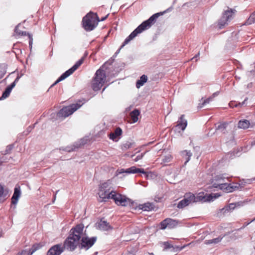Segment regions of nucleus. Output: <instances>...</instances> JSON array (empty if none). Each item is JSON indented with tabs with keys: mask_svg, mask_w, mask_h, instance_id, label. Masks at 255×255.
<instances>
[{
	"mask_svg": "<svg viewBox=\"0 0 255 255\" xmlns=\"http://www.w3.org/2000/svg\"><path fill=\"white\" fill-rule=\"evenodd\" d=\"M166 10L163 12L156 13L150 16L147 20L142 22L137 28H136L128 36L121 46L120 48L115 53V56L119 53L121 49L126 45L128 44L131 40L135 37L138 34L141 33L143 31L149 28L153 24L155 23L157 18L166 12Z\"/></svg>",
	"mask_w": 255,
	"mask_h": 255,
	"instance_id": "nucleus-1",
	"label": "nucleus"
},
{
	"mask_svg": "<svg viewBox=\"0 0 255 255\" xmlns=\"http://www.w3.org/2000/svg\"><path fill=\"white\" fill-rule=\"evenodd\" d=\"M112 73V61H108L98 69L95 75L92 82V88L96 91L99 90L106 80L107 77L111 75Z\"/></svg>",
	"mask_w": 255,
	"mask_h": 255,
	"instance_id": "nucleus-2",
	"label": "nucleus"
},
{
	"mask_svg": "<svg viewBox=\"0 0 255 255\" xmlns=\"http://www.w3.org/2000/svg\"><path fill=\"white\" fill-rule=\"evenodd\" d=\"M141 173L143 174L146 179L152 178L155 175L152 172L146 171L143 168H139L135 166H131L127 169H118L115 173V176H119V178H122L125 176L126 174Z\"/></svg>",
	"mask_w": 255,
	"mask_h": 255,
	"instance_id": "nucleus-3",
	"label": "nucleus"
},
{
	"mask_svg": "<svg viewBox=\"0 0 255 255\" xmlns=\"http://www.w3.org/2000/svg\"><path fill=\"white\" fill-rule=\"evenodd\" d=\"M112 181L108 180L99 186L98 200L99 202H106L112 194Z\"/></svg>",
	"mask_w": 255,
	"mask_h": 255,
	"instance_id": "nucleus-4",
	"label": "nucleus"
},
{
	"mask_svg": "<svg viewBox=\"0 0 255 255\" xmlns=\"http://www.w3.org/2000/svg\"><path fill=\"white\" fill-rule=\"evenodd\" d=\"M99 21L97 13L90 12L83 17V26L86 31H91L97 26Z\"/></svg>",
	"mask_w": 255,
	"mask_h": 255,
	"instance_id": "nucleus-5",
	"label": "nucleus"
},
{
	"mask_svg": "<svg viewBox=\"0 0 255 255\" xmlns=\"http://www.w3.org/2000/svg\"><path fill=\"white\" fill-rule=\"evenodd\" d=\"M83 104V103L80 101L79 103L65 107L57 113V117L59 118H65L72 115L75 111L80 108Z\"/></svg>",
	"mask_w": 255,
	"mask_h": 255,
	"instance_id": "nucleus-6",
	"label": "nucleus"
},
{
	"mask_svg": "<svg viewBox=\"0 0 255 255\" xmlns=\"http://www.w3.org/2000/svg\"><path fill=\"white\" fill-rule=\"evenodd\" d=\"M84 61V58H82L79 59L76 63L69 70L65 72L62 74L60 77L55 82V83L52 85V86L57 84L59 82L63 80L70 75H71L83 63Z\"/></svg>",
	"mask_w": 255,
	"mask_h": 255,
	"instance_id": "nucleus-7",
	"label": "nucleus"
},
{
	"mask_svg": "<svg viewBox=\"0 0 255 255\" xmlns=\"http://www.w3.org/2000/svg\"><path fill=\"white\" fill-rule=\"evenodd\" d=\"M113 200L118 206H130L131 203L130 199L127 198L121 194L117 193L113 190Z\"/></svg>",
	"mask_w": 255,
	"mask_h": 255,
	"instance_id": "nucleus-8",
	"label": "nucleus"
},
{
	"mask_svg": "<svg viewBox=\"0 0 255 255\" xmlns=\"http://www.w3.org/2000/svg\"><path fill=\"white\" fill-rule=\"evenodd\" d=\"M220 195L216 194H205L203 192L199 193L197 196L194 195L195 200L194 203L197 202H205L213 201L214 199L219 197Z\"/></svg>",
	"mask_w": 255,
	"mask_h": 255,
	"instance_id": "nucleus-9",
	"label": "nucleus"
},
{
	"mask_svg": "<svg viewBox=\"0 0 255 255\" xmlns=\"http://www.w3.org/2000/svg\"><path fill=\"white\" fill-rule=\"evenodd\" d=\"M90 141V139L88 136H85L84 138L80 139L79 140L75 142L71 146H67L62 150L67 152H71L75 151L79 148L82 147L85 144Z\"/></svg>",
	"mask_w": 255,
	"mask_h": 255,
	"instance_id": "nucleus-10",
	"label": "nucleus"
},
{
	"mask_svg": "<svg viewBox=\"0 0 255 255\" xmlns=\"http://www.w3.org/2000/svg\"><path fill=\"white\" fill-rule=\"evenodd\" d=\"M84 229V226L83 224H78L70 230L69 235L76 240L78 239V240L79 241L83 235Z\"/></svg>",
	"mask_w": 255,
	"mask_h": 255,
	"instance_id": "nucleus-11",
	"label": "nucleus"
},
{
	"mask_svg": "<svg viewBox=\"0 0 255 255\" xmlns=\"http://www.w3.org/2000/svg\"><path fill=\"white\" fill-rule=\"evenodd\" d=\"M194 200V195L193 194L191 193L186 194L184 199L178 203L177 207L179 209H183L190 204L193 203Z\"/></svg>",
	"mask_w": 255,
	"mask_h": 255,
	"instance_id": "nucleus-12",
	"label": "nucleus"
},
{
	"mask_svg": "<svg viewBox=\"0 0 255 255\" xmlns=\"http://www.w3.org/2000/svg\"><path fill=\"white\" fill-rule=\"evenodd\" d=\"M78 243V239L76 240L69 235L64 243L63 248L70 251H73L75 249Z\"/></svg>",
	"mask_w": 255,
	"mask_h": 255,
	"instance_id": "nucleus-13",
	"label": "nucleus"
},
{
	"mask_svg": "<svg viewBox=\"0 0 255 255\" xmlns=\"http://www.w3.org/2000/svg\"><path fill=\"white\" fill-rule=\"evenodd\" d=\"M178 224V221L171 218H166L163 220L160 223V229L164 230L166 228L169 229H173L175 228Z\"/></svg>",
	"mask_w": 255,
	"mask_h": 255,
	"instance_id": "nucleus-14",
	"label": "nucleus"
},
{
	"mask_svg": "<svg viewBox=\"0 0 255 255\" xmlns=\"http://www.w3.org/2000/svg\"><path fill=\"white\" fill-rule=\"evenodd\" d=\"M96 240L97 237H95L91 238L88 237H82L81 243V247L86 250H88L95 244Z\"/></svg>",
	"mask_w": 255,
	"mask_h": 255,
	"instance_id": "nucleus-15",
	"label": "nucleus"
},
{
	"mask_svg": "<svg viewBox=\"0 0 255 255\" xmlns=\"http://www.w3.org/2000/svg\"><path fill=\"white\" fill-rule=\"evenodd\" d=\"M64 249L61 245H56L52 247L47 252V255H60Z\"/></svg>",
	"mask_w": 255,
	"mask_h": 255,
	"instance_id": "nucleus-16",
	"label": "nucleus"
},
{
	"mask_svg": "<svg viewBox=\"0 0 255 255\" xmlns=\"http://www.w3.org/2000/svg\"><path fill=\"white\" fill-rule=\"evenodd\" d=\"M96 228L100 230L107 231L110 228V225L109 223L102 219L96 224Z\"/></svg>",
	"mask_w": 255,
	"mask_h": 255,
	"instance_id": "nucleus-17",
	"label": "nucleus"
},
{
	"mask_svg": "<svg viewBox=\"0 0 255 255\" xmlns=\"http://www.w3.org/2000/svg\"><path fill=\"white\" fill-rule=\"evenodd\" d=\"M14 32L18 35L20 36H25L27 35L28 36V38L29 39V45L30 48H32V42H33V38L31 34L27 33L26 31H21L18 30V26H16L14 29Z\"/></svg>",
	"mask_w": 255,
	"mask_h": 255,
	"instance_id": "nucleus-18",
	"label": "nucleus"
},
{
	"mask_svg": "<svg viewBox=\"0 0 255 255\" xmlns=\"http://www.w3.org/2000/svg\"><path fill=\"white\" fill-rule=\"evenodd\" d=\"M135 147V143L133 140L131 139L126 141L125 143L121 145V148L123 150H126L127 149L134 148Z\"/></svg>",
	"mask_w": 255,
	"mask_h": 255,
	"instance_id": "nucleus-19",
	"label": "nucleus"
},
{
	"mask_svg": "<svg viewBox=\"0 0 255 255\" xmlns=\"http://www.w3.org/2000/svg\"><path fill=\"white\" fill-rule=\"evenodd\" d=\"M226 179H227L228 180V177L226 176V174L217 175L214 177L213 179L212 183L213 184L214 183H223L225 181Z\"/></svg>",
	"mask_w": 255,
	"mask_h": 255,
	"instance_id": "nucleus-20",
	"label": "nucleus"
},
{
	"mask_svg": "<svg viewBox=\"0 0 255 255\" xmlns=\"http://www.w3.org/2000/svg\"><path fill=\"white\" fill-rule=\"evenodd\" d=\"M123 130L120 127H117L113 132V141L117 142L121 138Z\"/></svg>",
	"mask_w": 255,
	"mask_h": 255,
	"instance_id": "nucleus-21",
	"label": "nucleus"
},
{
	"mask_svg": "<svg viewBox=\"0 0 255 255\" xmlns=\"http://www.w3.org/2000/svg\"><path fill=\"white\" fill-rule=\"evenodd\" d=\"M20 195V189L18 188H15L13 194L11 199V203L15 205L17 204L18 199Z\"/></svg>",
	"mask_w": 255,
	"mask_h": 255,
	"instance_id": "nucleus-22",
	"label": "nucleus"
},
{
	"mask_svg": "<svg viewBox=\"0 0 255 255\" xmlns=\"http://www.w3.org/2000/svg\"><path fill=\"white\" fill-rule=\"evenodd\" d=\"M184 117V115L181 116L179 120L178 121V124L177 125V127L181 128L182 130H184L187 125V122Z\"/></svg>",
	"mask_w": 255,
	"mask_h": 255,
	"instance_id": "nucleus-23",
	"label": "nucleus"
},
{
	"mask_svg": "<svg viewBox=\"0 0 255 255\" xmlns=\"http://www.w3.org/2000/svg\"><path fill=\"white\" fill-rule=\"evenodd\" d=\"M8 191L0 184V201H3L8 196Z\"/></svg>",
	"mask_w": 255,
	"mask_h": 255,
	"instance_id": "nucleus-24",
	"label": "nucleus"
},
{
	"mask_svg": "<svg viewBox=\"0 0 255 255\" xmlns=\"http://www.w3.org/2000/svg\"><path fill=\"white\" fill-rule=\"evenodd\" d=\"M44 245V244L43 243H36L33 245L31 248L29 250L27 255H32L35 252L41 248Z\"/></svg>",
	"mask_w": 255,
	"mask_h": 255,
	"instance_id": "nucleus-25",
	"label": "nucleus"
},
{
	"mask_svg": "<svg viewBox=\"0 0 255 255\" xmlns=\"http://www.w3.org/2000/svg\"><path fill=\"white\" fill-rule=\"evenodd\" d=\"M140 114V111L137 109H134L130 113V116L132 120V123H135L137 122L138 117Z\"/></svg>",
	"mask_w": 255,
	"mask_h": 255,
	"instance_id": "nucleus-26",
	"label": "nucleus"
},
{
	"mask_svg": "<svg viewBox=\"0 0 255 255\" xmlns=\"http://www.w3.org/2000/svg\"><path fill=\"white\" fill-rule=\"evenodd\" d=\"M250 126V121L247 120H240L238 124V127L240 128L247 129Z\"/></svg>",
	"mask_w": 255,
	"mask_h": 255,
	"instance_id": "nucleus-27",
	"label": "nucleus"
},
{
	"mask_svg": "<svg viewBox=\"0 0 255 255\" xmlns=\"http://www.w3.org/2000/svg\"><path fill=\"white\" fill-rule=\"evenodd\" d=\"M147 76L145 75H142L140 77V79L138 80L136 82V87L137 88H139L142 86L147 81Z\"/></svg>",
	"mask_w": 255,
	"mask_h": 255,
	"instance_id": "nucleus-28",
	"label": "nucleus"
},
{
	"mask_svg": "<svg viewBox=\"0 0 255 255\" xmlns=\"http://www.w3.org/2000/svg\"><path fill=\"white\" fill-rule=\"evenodd\" d=\"M140 209L145 211H149L153 209L154 205L151 203H146L142 205H139Z\"/></svg>",
	"mask_w": 255,
	"mask_h": 255,
	"instance_id": "nucleus-29",
	"label": "nucleus"
},
{
	"mask_svg": "<svg viewBox=\"0 0 255 255\" xmlns=\"http://www.w3.org/2000/svg\"><path fill=\"white\" fill-rule=\"evenodd\" d=\"M14 87V84H11L10 85L7 87L5 89V91L3 93L0 99H5V98H7V97H8L12 89Z\"/></svg>",
	"mask_w": 255,
	"mask_h": 255,
	"instance_id": "nucleus-30",
	"label": "nucleus"
},
{
	"mask_svg": "<svg viewBox=\"0 0 255 255\" xmlns=\"http://www.w3.org/2000/svg\"><path fill=\"white\" fill-rule=\"evenodd\" d=\"M228 125V123L227 122H224L222 123H220L217 127H216V130H220L223 133H226L227 132V127Z\"/></svg>",
	"mask_w": 255,
	"mask_h": 255,
	"instance_id": "nucleus-31",
	"label": "nucleus"
},
{
	"mask_svg": "<svg viewBox=\"0 0 255 255\" xmlns=\"http://www.w3.org/2000/svg\"><path fill=\"white\" fill-rule=\"evenodd\" d=\"M225 236V235H224L223 236H219L217 238H215V239H211V240H206L205 241V244L206 245H209V244H218V243H219L221 241V240H222V239L223 238V237Z\"/></svg>",
	"mask_w": 255,
	"mask_h": 255,
	"instance_id": "nucleus-32",
	"label": "nucleus"
},
{
	"mask_svg": "<svg viewBox=\"0 0 255 255\" xmlns=\"http://www.w3.org/2000/svg\"><path fill=\"white\" fill-rule=\"evenodd\" d=\"M212 186L214 188H219L221 190H223L226 192L227 186H228V184L227 183H225V182H223V183H214L213 184Z\"/></svg>",
	"mask_w": 255,
	"mask_h": 255,
	"instance_id": "nucleus-33",
	"label": "nucleus"
},
{
	"mask_svg": "<svg viewBox=\"0 0 255 255\" xmlns=\"http://www.w3.org/2000/svg\"><path fill=\"white\" fill-rule=\"evenodd\" d=\"M248 98H246L244 101L242 103H238V104H235V102L231 101L229 103V105L231 108L240 107H241L242 106L246 104V102L247 101Z\"/></svg>",
	"mask_w": 255,
	"mask_h": 255,
	"instance_id": "nucleus-34",
	"label": "nucleus"
},
{
	"mask_svg": "<svg viewBox=\"0 0 255 255\" xmlns=\"http://www.w3.org/2000/svg\"><path fill=\"white\" fill-rule=\"evenodd\" d=\"M228 20L225 17L222 16L221 18L219 20L218 25L219 29H222L227 23Z\"/></svg>",
	"mask_w": 255,
	"mask_h": 255,
	"instance_id": "nucleus-35",
	"label": "nucleus"
},
{
	"mask_svg": "<svg viewBox=\"0 0 255 255\" xmlns=\"http://www.w3.org/2000/svg\"><path fill=\"white\" fill-rule=\"evenodd\" d=\"M255 21V11L253 12L250 16L249 18L247 20L244 25H250Z\"/></svg>",
	"mask_w": 255,
	"mask_h": 255,
	"instance_id": "nucleus-36",
	"label": "nucleus"
},
{
	"mask_svg": "<svg viewBox=\"0 0 255 255\" xmlns=\"http://www.w3.org/2000/svg\"><path fill=\"white\" fill-rule=\"evenodd\" d=\"M7 65L5 64L0 65V79L2 78L6 72Z\"/></svg>",
	"mask_w": 255,
	"mask_h": 255,
	"instance_id": "nucleus-37",
	"label": "nucleus"
},
{
	"mask_svg": "<svg viewBox=\"0 0 255 255\" xmlns=\"http://www.w3.org/2000/svg\"><path fill=\"white\" fill-rule=\"evenodd\" d=\"M219 92H216L213 93L211 96H210V97H209L208 98L206 99L204 101L203 103H202V106H201V107H202L203 105L209 103L210 102L212 101L215 97L219 95Z\"/></svg>",
	"mask_w": 255,
	"mask_h": 255,
	"instance_id": "nucleus-38",
	"label": "nucleus"
},
{
	"mask_svg": "<svg viewBox=\"0 0 255 255\" xmlns=\"http://www.w3.org/2000/svg\"><path fill=\"white\" fill-rule=\"evenodd\" d=\"M244 228V227L234 231V233L232 234V235L231 236V238L233 240H236L239 238H241L242 236L241 235H239V232H240V230ZM233 232H234V231H233Z\"/></svg>",
	"mask_w": 255,
	"mask_h": 255,
	"instance_id": "nucleus-39",
	"label": "nucleus"
},
{
	"mask_svg": "<svg viewBox=\"0 0 255 255\" xmlns=\"http://www.w3.org/2000/svg\"><path fill=\"white\" fill-rule=\"evenodd\" d=\"M182 157L185 159H189L192 155V153L190 151L184 150L181 152Z\"/></svg>",
	"mask_w": 255,
	"mask_h": 255,
	"instance_id": "nucleus-40",
	"label": "nucleus"
},
{
	"mask_svg": "<svg viewBox=\"0 0 255 255\" xmlns=\"http://www.w3.org/2000/svg\"><path fill=\"white\" fill-rule=\"evenodd\" d=\"M233 12V10L232 9H230V10H225L223 14V16L225 17L228 20L232 16V14Z\"/></svg>",
	"mask_w": 255,
	"mask_h": 255,
	"instance_id": "nucleus-41",
	"label": "nucleus"
},
{
	"mask_svg": "<svg viewBox=\"0 0 255 255\" xmlns=\"http://www.w3.org/2000/svg\"><path fill=\"white\" fill-rule=\"evenodd\" d=\"M163 245L164 246L163 249L164 251L173 248V246L172 245H171L168 242H163Z\"/></svg>",
	"mask_w": 255,
	"mask_h": 255,
	"instance_id": "nucleus-42",
	"label": "nucleus"
},
{
	"mask_svg": "<svg viewBox=\"0 0 255 255\" xmlns=\"http://www.w3.org/2000/svg\"><path fill=\"white\" fill-rule=\"evenodd\" d=\"M234 191V188H233V185L231 184H228V186H227L226 192H232Z\"/></svg>",
	"mask_w": 255,
	"mask_h": 255,
	"instance_id": "nucleus-43",
	"label": "nucleus"
},
{
	"mask_svg": "<svg viewBox=\"0 0 255 255\" xmlns=\"http://www.w3.org/2000/svg\"><path fill=\"white\" fill-rule=\"evenodd\" d=\"M13 146L11 144L7 146L5 150L6 153H9V152L13 148Z\"/></svg>",
	"mask_w": 255,
	"mask_h": 255,
	"instance_id": "nucleus-44",
	"label": "nucleus"
},
{
	"mask_svg": "<svg viewBox=\"0 0 255 255\" xmlns=\"http://www.w3.org/2000/svg\"><path fill=\"white\" fill-rule=\"evenodd\" d=\"M234 205L233 204H231L230 207H225V208H222L221 210V212H223V213H225L227 211H229V209H230L231 207V206H233Z\"/></svg>",
	"mask_w": 255,
	"mask_h": 255,
	"instance_id": "nucleus-45",
	"label": "nucleus"
},
{
	"mask_svg": "<svg viewBox=\"0 0 255 255\" xmlns=\"http://www.w3.org/2000/svg\"><path fill=\"white\" fill-rule=\"evenodd\" d=\"M22 75H20V76H17V77L16 78V79H15V80L14 81V82L13 83H12L11 84H14V86H15L16 85V83L19 81V79L20 78V77H21Z\"/></svg>",
	"mask_w": 255,
	"mask_h": 255,
	"instance_id": "nucleus-46",
	"label": "nucleus"
},
{
	"mask_svg": "<svg viewBox=\"0 0 255 255\" xmlns=\"http://www.w3.org/2000/svg\"><path fill=\"white\" fill-rule=\"evenodd\" d=\"M143 155V153H141L140 156H139V155H137V156L136 157V158H135V159H137V160L140 159L142 157Z\"/></svg>",
	"mask_w": 255,
	"mask_h": 255,
	"instance_id": "nucleus-47",
	"label": "nucleus"
},
{
	"mask_svg": "<svg viewBox=\"0 0 255 255\" xmlns=\"http://www.w3.org/2000/svg\"><path fill=\"white\" fill-rule=\"evenodd\" d=\"M251 145H255V138L254 139L253 141H251Z\"/></svg>",
	"mask_w": 255,
	"mask_h": 255,
	"instance_id": "nucleus-48",
	"label": "nucleus"
},
{
	"mask_svg": "<svg viewBox=\"0 0 255 255\" xmlns=\"http://www.w3.org/2000/svg\"><path fill=\"white\" fill-rule=\"evenodd\" d=\"M199 54H200V53H198L197 54H196V55H195V56L192 58V59H196L197 57H199Z\"/></svg>",
	"mask_w": 255,
	"mask_h": 255,
	"instance_id": "nucleus-49",
	"label": "nucleus"
},
{
	"mask_svg": "<svg viewBox=\"0 0 255 255\" xmlns=\"http://www.w3.org/2000/svg\"><path fill=\"white\" fill-rule=\"evenodd\" d=\"M108 136L110 139H112V132L108 134Z\"/></svg>",
	"mask_w": 255,
	"mask_h": 255,
	"instance_id": "nucleus-50",
	"label": "nucleus"
},
{
	"mask_svg": "<svg viewBox=\"0 0 255 255\" xmlns=\"http://www.w3.org/2000/svg\"><path fill=\"white\" fill-rule=\"evenodd\" d=\"M108 15H107V16H106L105 17H102V18H101V20H100V21H103V20H104L107 18V16H108Z\"/></svg>",
	"mask_w": 255,
	"mask_h": 255,
	"instance_id": "nucleus-51",
	"label": "nucleus"
},
{
	"mask_svg": "<svg viewBox=\"0 0 255 255\" xmlns=\"http://www.w3.org/2000/svg\"><path fill=\"white\" fill-rule=\"evenodd\" d=\"M177 248L179 249V250H182L183 248H184V247H177Z\"/></svg>",
	"mask_w": 255,
	"mask_h": 255,
	"instance_id": "nucleus-52",
	"label": "nucleus"
},
{
	"mask_svg": "<svg viewBox=\"0 0 255 255\" xmlns=\"http://www.w3.org/2000/svg\"><path fill=\"white\" fill-rule=\"evenodd\" d=\"M233 188H234V190H235L236 189L238 188V186H233Z\"/></svg>",
	"mask_w": 255,
	"mask_h": 255,
	"instance_id": "nucleus-53",
	"label": "nucleus"
},
{
	"mask_svg": "<svg viewBox=\"0 0 255 255\" xmlns=\"http://www.w3.org/2000/svg\"><path fill=\"white\" fill-rule=\"evenodd\" d=\"M188 161H189L188 160H187L186 161V162H185V164H186L187 163V162Z\"/></svg>",
	"mask_w": 255,
	"mask_h": 255,
	"instance_id": "nucleus-54",
	"label": "nucleus"
}]
</instances>
